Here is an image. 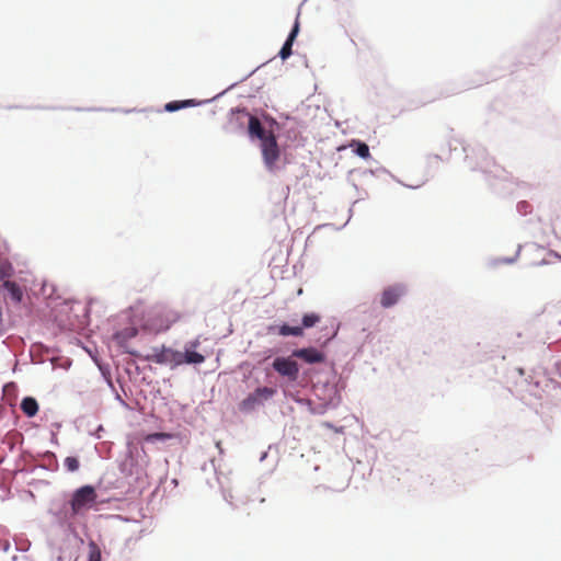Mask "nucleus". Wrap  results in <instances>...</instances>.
<instances>
[{
  "label": "nucleus",
  "instance_id": "obj_1",
  "mask_svg": "<svg viewBox=\"0 0 561 561\" xmlns=\"http://www.w3.org/2000/svg\"><path fill=\"white\" fill-rule=\"evenodd\" d=\"M237 113L248 119V134L250 138L260 140V149L265 168L270 172L275 171L276 164L280 158L276 136L272 130H266L256 116L249 114L244 110L238 111Z\"/></svg>",
  "mask_w": 561,
  "mask_h": 561
},
{
  "label": "nucleus",
  "instance_id": "obj_2",
  "mask_svg": "<svg viewBox=\"0 0 561 561\" xmlns=\"http://www.w3.org/2000/svg\"><path fill=\"white\" fill-rule=\"evenodd\" d=\"M180 320V313L171 308L158 306L152 308L145 321V329L152 333H161L169 330Z\"/></svg>",
  "mask_w": 561,
  "mask_h": 561
},
{
  "label": "nucleus",
  "instance_id": "obj_3",
  "mask_svg": "<svg viewBox=\"0 0 561 561\" xmlns=\"http://www.w3.org/2000/svg\"><path fill=\"white\" fill-rule=\"evenodd\" d=\"M98 499L95 489L92 485H83L77 489L71 497V515H80L91 508Z\"/></svg>",
  "mask_w": 561,
  "mask_h": 561
},
{
  "label": "nucleus",
  "instance_id": "obj_4",
  "mask_svg": "<svg viewBox=\"0 0 561 561\" xmlns=\"http://www.w3.org/2000/svg\"><path fill=\"white\" fill-rule=\"evenodd\" d=\"M145 359L160 365H171L172 367L182 365L181 352L165 346L152 348L151 353L145 356Z\"/></svg>",
  "mask_w": 561,
  "mask_h": 561
},
{
  "label": "nucleus",
  "instance_id": "obj_5",
  "mask_svg": "<svg viewBox=\"0 0 561 561\" xmlns=\"http://www.w3.org/2000/svg\"><path fill=\"white\" fill-rule=\"evenodd\" d=\"M272 366L275 371L286 377L289 381H296L299 376L298 364L290 357H276Z\"/></svg>",
  "mask_w": 561,
  "mask_h": 561
},
{
  "label": "nucleus",
  "instance_id": "obj_6",
  "mask_svg": "<svg viewBox=\"0 0 561 561\" xmlns=\"http://www.w3.org/2000/svg\"><path fill=\"white\" fill-rule=\"evenodd\" d=\"M405 294L402 285H393L383 289L380 297V305L383 308H390L396 305L399 299Z\"/></svg>",
  "mask_w": 561,
  "mask_h": 561
},
{
  "label": "nucleus",
  "instance_id": "obj_7",
  "mask_svg": "<svg viewBox=\"0 0 561 561\" xmlns=\"http://www.w3.org/2000/svg\"><path fill=\"white\" fill-rule=\"evenodd\" d=\"M293 356L302 359L308 364L323 363L325 356L314 347L299 348L293 352Z\"/></svg>",
  "mask_w": 561,
  "mask_h": 561
},
{
  "label": "nucleus",
  "instance_id": "obj_8",
  "mask_svg": "<svg viewBox=\"0 0 561 561\" xmlns=\"http://www.w3.org/2000/svg\"><path fill=\"white\" fill-rule=\"evenodd\" d=\"M298 32H299V21H298V16H297L295 24H294L286 42L284 43L282 49L278 53V55L280 56V58L283 60L288 58L291 55L293 43H294L295 38L297 37Z\"/></svg>",
  "mask_w": 561,
  "mask_h": 561
},
{
  "label": "nucleus",
  "instance_id": "obj_9",
  "mask_svg": "<svg viewBox=\"0 0 561 561\" xmlns=\"http://www.w3.org/2000/svg\"><path fill=\"white\" fill-rule=\"evenodd\" d=\"M2 286L9 293V296L13 302L20 304L22 301L23 291L15 282H11L5 278Z\"/></svg>",
  "mask_w": 561,
  "mask_h": 561
},
{
  "label": "nucleus",
  "instance_id": "obj_10",
  "mask_svg": "<svg viewBox=\"0 0 561 561\" xmlns=\"http://www.w3.org/2000/svg\"><path fill=\"white\" fill-rule=\"evenodd\" d=\"M21 410L28 417L35 416L38 412V403L34 398L26 397L21 402Z\"/></svg>",
  "mask_w": 561,
  "mask_h": 561
},
{
  "label": "nucleus",
  "instance_id": "obj_11",
  "mask_svg": "<svg viewBox=\"0 0 561 561\" xmlns=\"http://www.w3.org/2000/svg\"><path fill=\"white\" fill-rule=\"evenodd\" d=\"M260 404H261V402L253 391L252 393H250L247 398H244L240 402L239 409L242 412H250V411H253Z\"/></svg>",
  "mask_w": 561,
  "mask_h": 561
},
{
  "label": "nucleus",
  "instance_id": "obj_12",
  "mask_svg": "<svg viewBox=\"0 0 561 561\" xmlns=\"http://www.w3.org/2000/svg\"><path fill=\"white\" fill-rule=\"evenodd\" d=\"M350 147L353 148L354 152L363 159L370 157L369 147L359 140H352Z\"/></svg>",
  "mask_w": 561,
  "mask_h": 561
},
{
  "label": "nucleus",
  "instance_id": "obj_13",
  "mask_svg": "<svg viewBox=\"0 0 561 561\" xmlns=\"http://www.w3.org/2000/svg\"><path fill=\"white\" fill-rule=\"evenodd\" d=\"M182 364H201L205 360V357L193 351H186L185 353L181 352Z\"/></svg>",
  "mask_w": 561,
  "mask_h": 561
},
{
  "label": "nucleus",
  "instance_id": "obj_14",
  "mask_svg": "<svg viewBox=\"0 0 561 561\" xmlns=\"http://www.w3.org/2000/svg\"><path fill=\"white\" fill-rule=\"evenodd\" d=\"M196 105V102L194 100H185V101H172L165 104L164 108L168 112H175L181 108L187 107V106H194Z\"/></svg>",
  "mask_w": 561,
  "mask_h": 561
},
{
  "label": "nucleus",
  "instance_id": "obj_15",
  "mask_svg": "<svg viewBox=\"0 0 561 561\" xmlns=\"http://www.w3.org/2000/svg\"><path fill=\"white\" fill-rule=\"evenodd\" d=\"M320 321H321L320 314H318L316 312L306 313V314H304L302 320H301V323H302L301 328H302V330L312 328V327L317 325Z\"/></svg>",
  "mask_w": 561,
  "mask_h": 561
},
{
  "label": "nucleus",
  "instance_id": "obj_16",
  "mask_svg": "<svg viewBox=\"0 0 561 561\" xmlns=\"http://www.w3.org/2000/svg\"><path fill=\"white\" fill-rule=\"evenodd\" d=\"M278 333L283 336H302L304 331L301 327H290L288 324H283L279 327Z\"/></svg>",
  "mask_w": 561,
  "mask_h": 561
},
{
  "label": "nucleus",
  "instance_id": "obj_17",
  "mask_svg": "<svg viewBox=\"0 0 561 561\" xmlns=\"http://www.w3.org/2000/svg\"><path fill=\"white\" fill-rule=\"evenodd\" d=\"M254 393L256 394L260 402L262 403L263 401H266V400H270L271 398H273L274 394L276 393V390L274 388H270V387H260L254 390Z\"/></svg>",
  "mask_w": 561,
  "mask_h": 561
},
{
  "label": "nucleus",
  "instance_id": "obj_18",
  "mask_svg": "<svg viewBox=\"0 0 561 561\" xmlns=\"http://www.w3.org/2000/svg\"><path fill=\"white\" fill-rule=\"evenodd\" d=\"M101 549L94 541H91L89 543V561H101Z\"/></svg>",
  "mask_w": 561,
  "mask_h": 561
},
{
  "label": "nucleus",
  "instance_id": "obj_19",
  "mask_svg": "<svg viewBox=\"0 0 561 561\" xmlns=\"http://www.w3.org/2000/svg\"><path fill=\"white\" fill-rule=\"evenodd\" d=\"M65 467L68 471L75 472L79 469V460L76 457H67L64 461Z\"/></svg>",
  "mask_w": 561,
  "mask_h": 561
},
{
  "label": "nucleus",
  "instance_id": "obj_20",
  "mask_svg": "<svg viewBox=\"0 0 561 561\" xmlns=\"http://www.w3.org/2000/svg\"><path fill=\"white\" fill-rule=\"evenodd\" d=\"M12 275V266L9 263L0 262V280H4L5 278Z\"/></svg>",
  "mask_w": 561,
  "mask_h": 561
},
{
  "label": "nucleus",
  "instance_id": "obj_21",
  "mask_svg": "<svg viewBox=\"0 0 561 561\" xmlns=\"http://www.w3.org/2000/svg\"><path fill=\"white\" fill-rule=\"evenodd\" d=\"M171 437L170 434L167 433H152L146 436V442H156V440H165Z\"/></svg>",
  "mask_w": 561,
  "mask_h": 561
},
{
  "label": "nucleus",
  "instance_id": "obj_22",
  "mask_svg": "<svg viewBox=\"0 0 561 561\" xmlns=\"http://www.w3.org/2000/svg\"><path fill=\"white\" fill-rule=\"evenodd\" d=\"M137 334L136 329H130L128 336H135Z\"/></svg>",
  "mask_w": 561,
  "mask_h": 561
}]
</instances>
